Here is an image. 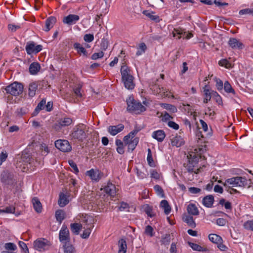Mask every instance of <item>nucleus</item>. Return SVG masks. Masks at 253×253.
<instances>
[{
    "label": "nucleus",
    "mask_w": 253,
    "mask_h": 253,
    "mask_svg": "<svg viewBox=\"0 0 253 253\" xmlns=\"http://www.w3.org/2000/svg\"><path fill=\"white\" fill-rule=\"evenodd\" d=\"M86 131V126L79 124L74 127L69 136L72 140L83 142L87 137Z\"/></svg>",
    "instance_id": "nucleus-1"
},
{
    "label": "nucleus",
    "mask_w": 253,
    "mask_h": 253,
    "mask_svg": "<svg viewBox=\"0 0 253 253\" xmlns=\"http://www.w3.org/2000/svg\"><path fill=\"white\" fill-rule=\"evenodd\" d=\"M122 81L127 89H132L135 86L133 82L134 78L131 75L129 68L126 65H123L121 68Z\"/></svg>",
    "instance_id": "nucleus-2"
},
{
    "label": "nucleus",
    "mask_w": 253,
    "mask_h": 253,
    "mask_svg": "<svg viewBox=\"0 0 253 253\" xmlns=\"http://www.w3.org/2000/svg\"><path fill=\"white\" fill-rule=\"evenodd\" d=\"M200 157L195 153L192 152L187 156L188 162L184 164L185 170L189 173L194 172L198 173L200 171V169H195L197 167V164Z\"/></svg>",
    "instance_id": "nucleus-3"
},
{
    "label": "nucleus",
    "mask_w": 253,
    "mask_h": 253,
    "mask_svg": "<svg viewBox=\"0 0 253 253\" xmlns=\"http://www.w3.org/2000/svg\"><path fill=\"white\" fill-rule=\"evenodd\" d=\"M127 105V110L136 114H140L146 110V108L140 102L136 101L132 96H129L126 99Z\"/></svg>",
    "instance_id": "nucleus-4"
},
{
    "label": "nucleus",
    "mask_w": 253,
    "mask_h": 253,
    "mask_svg": "<svg viewBox=\"0 0 253 253\" xmlns=\"http://www.w3.org/2000/svg\"><path fill=\"white\" fill-rule=\"evenodd\" d=\"M0 181L3 185L5 186L14 185L17 183L14 173L8 170L2 171L0 175Z\"/></svg>",
    "instance_id": "nucleus-5"
},
{
    "label": "nucleus",
    "mask_w": 253,
    "mask_h": 253,
    "mask_svg": "<svg viewBox=\"0 0 253 253\" xmlns=\"http://www.w3.org/2000/svg\"><path fill=\"white\" fill-rule=\"evenodd\" d=\"M247 185V180L246 178L237 176L229 178L223 183L224 186L230 187H244Z\"/></svg>",
    "instance_id": "nucleus-6"
},
{
    "label": "nucleus",
    "mask_w": 253,
    "mask_h": 253,
    "mask_svg": "<svg viewBox=\"0 0 253 253\" xmlns=\"http://www.w3.org/2000/svg\"><path fill=\"white\" fill-rule=\"evenodd\" d=\"M6 92L13 96L21 94L23 90V85L21 83L14 82L5 87Z\"/></svg>",
    "instance_id": "nucleus-7"
},
{
    "label": "nucleus",
    "mask_w": 253,
    "mask_h": 253,
    "mask_svg": "<svg viewBox=\"0 0 253 253\" xmlns=\"http://www.w3.org/2000/svg\"><path fill=\"white\" fill-rule=\"evenodd\" d=\"M34 248L40 252L48 250L51 246L50 242L44 238L36 240L34 243Z\"/></svg>",
    "instance_id": "nucleus-8"
},
{
    "label": "nucleus",
    "mask_w": 253,
    "mask_h": 253,
    "mask_svg": "<svg viewBox=\"0 0 253 253\" xmlns=\"http://www.w3.org/2000/svg\"><path fill=\"white\" fill-rule=\"evenodd\" d=\"M55 147L64 152H68L72 150V146L67 140L58 139L55 141Z\"/></svg>",
    "instance_id": "nucleus-9"
},
{
    "label": "nucleus",
    "mask_w": 253,
    "mask_h": 253,
    "mask_svg": "<svg viewBox=\"0 0 253 253\" xmlns=\"http://www.w3.org/2000/svg\"><path fill=\"white\" fill-rule=\"evenodd\" d=\"M73 122L70 118L65 117L59 119L53 126V128L56 131H60L62 127L70 125Z\"/></svg>",
    "instance_id": "nucleus-10"
},
{
    "label": "nucleus",
    "mask_w": 253,
    "mask_h": 253,
    "mask_svg": "<svg viewBox=\"0 0 253 253\" xmlns=\"http://www.w3.org/2000/svg\"><path fill=\"white\" fill-rule=\"evenodd\" d=\"M42 49V46L40 44L37 45L34 42H27L25 49L28 54H37Z\"/></svg>",
    "instance_id": "nucleus-11"
},
{
    "label": "nucleus",
    "mask_w": 253,
    "mask_h": 253,
    "mask_svg": "<svg viewBox=\"0 0 253 253\" xmlns=\"http://www.w3.org/2000/svg\"><path fill=\"white\" fill-rule=\"evenodd\" d=\"M59 239L61 242L66 243L70 240L69 231L65 225H62L60 230Z\"/></svg>",
    "instance_id": "nucleus-12"
},
{
    "label": "nucleus",
    "mask_w": 253,
    "mask_h": 253,
    "mask_svg": "<svg viewBox=\"0 0 253 253\" xmlns=\"http://www.w3.org/2000/svg\"><path fill=\"white\" fill-rule=\"evenodd\" d=\"M80 20V16L78 15L70 14L63 18L62 22L68 26L75 24Z\"/></svg>",
    "instance_id": "nucleus-13"
},
{
    "label": "nucleus",
    "mask_w": 253,
    "mask_h": 253,
    "mask_svg": "<svg viewBox=\"0 0 253 253\" xmlns=\"http://www.w3.org/2000/svg\"><path fill=\"white\" fill-rule=\"evenodd\" d=\"M86 175L88 176L92 180L97 182L101 179L102 173L98 170L91 169L86 172Z\"/></svg>",
    "instance_id": "nucleus-14"
},
{
    "label": "nucleus",
    "mask_w": 253,
    "mask_h": 253,
    "mask_svg": "<svg viewBox=\"0 0 253 253\" xmlns=\"http://www.w3.org/2000/svg\"><path fill=\"white\" fill-rule=\"evenodd\" d=\"M228 44L233 49H242L244 47L243 43L239 40L234 38H230L228 42Z\"/></svg>",
    "instance_id": "nucleus-15"
},
{
    "label": "nucleus",
    "mask_w": 253,
    "mask_h": 253,
    "mask_svg": "<svg viewBox=\"0 0 253 253\" xmlns=\"http://www.w3.org/2000/svg\"><path fill=\"white\" fill-rule=\"evenodd\" d=\"M124 128V126L123 124H119L117 126H110L108 127V131L111 135L114 136L122 131Z\"/></svg>",
    "instance_id": "nucleus-16"
},
{
    "label": "nucleus",
    "mask_w": 253,
    "mask_h": 253,
    "mask_svg": "<svg viewBox=\"0 0 253 253\" xmlns=\"http://www.w3.org/2000/svg\"><path fill=\"white\" fill-rule=\"evenodd\" d=\"M104 192L111 197H114L116 194V188L114 184L108 182L104 188Z\"/></svg>",
    "instance_id": "nucleus-17"
},
{
    "label": "nucleus",
    "mask_w": 253,
    "mask_h": 253,
    "mask_svg": "<svg viewBox=\"0 0 253 253\" xmlns=\"http://www.w3.org/2000/svg\"><path fill=\"white\" fill-rule=\"evenodd\" d=\"M56 22V18L54 16L48 17L45 22V27L43 30L46 31H49L54 26Z\"/></svg>",
    "instance_id": "nucleus-18"
},
{
    "label": "nucleus",
    "mask_w": 253,
    "mask_h": 253,
    "mask_svg": "<svg viewBox=\"0 0 253 253\" xmlns=\"http://www.w3.org/2000/svg\"><path fill=\"white\" fill-rule=\"evenodd\" d=\"M138 130H134L130 132L127 135L124 137L123 141L124 145L127 146L129 143L131 142V141L133 140L135 137V136L138 133Z\"/></svg>",
    "instance_id": "nucleus-19"
},
{
    "label": "nucleus",
    "mask_w": 253,
    "mask_h": 253,
    "mask_svg": "<svg viewBox=\"0 0 253 253\" xmlns=\"http://www.w3.org/2000/svg\"><path fill=\"white\" fill-rule=\"evenodd\" d=\"M214 202V197L211 195L205 196L202 200V203L204 206L207 208H211Z\"/></svg>",
    "instance_id": "nucleus-20"
},
{
    "label": "nucleus",
    "mask_w": 253,
    "mask_h": 253,
    "mask_svg": "<svg viewBox=\"0 0 253 253\" xmlns=\"http://www.w3.org/2000/svg\"><path fill=\"white\" fill-rule=\"evenodd\" d=\"M170 140L171 144L173 146L179 147L184 144L183 139L180 136H173L170 139Z\"/></svg>",
    "instance_id": "nucleus-21"
},
{
    "label": "nucleus",
    "mask_w": 253,
    "mask_h": 253,
    "mask_svg": "<svg viewBox=\"0 0 253 253\" xmlns=\"http://www.w3.org/2000/svg\"><path fill=\"white\" fill-rule=\"evenodd\" d=\"M46 101V100L45 98L42 99V100L38 103V105L37 106L34 112H33V116H37L39 113L40 111L43 110L45 108Z\"/></svg>",
    "instance_id": "nucleus-22"
},
{
    "label": "nucleus",
    "mask_w": 253,
    "mask_h": 253,
    "mask_svg": "<svg viewBox=\"0 0 253 253\" xmlns=\"http://www.w3.org/2000/svg\"><path fill=\"white\" fill-rule=\"evenodd\" d=\"M153 138L157 139L159 142H162L164 139L166 135L165 132L162 130L155 131L152 133Z\"/></svg>",
    "instance_id": "nucleus-23"
},
{
    "label": "nucleus",
    "mask_w": 253,
    "mask_h": 253,
    "mask_svg": "<svg viewBox=\"0 0 253 253\" xmlns=\"http://www.w3.org/2000/svg\"><path fill=\"white\" fill-rule=\"evenodd\" d=\"M203 92L205 95V98L204 99L203 102L205 103H207L211 98V90L210 88V86L208 85H205L204 86V87H203Z\"/></svg>",
    "instance_id": "nucleus-24"
},
{
    "label": "nucleus",
    "mask_w": 253,
    "mask_h": 253,
    "mask_svg": "<svg viewBox=\"0 0 253 253\" xmlns=\"http://www.w3.org/2000/svg\"><path fill=\"white\" fill-rule=\"evenodd\" d=\"M187 210L188 213L190 215H198L199 211L196 206L193 204H190L188 205Z\"/></svg>",
    "instance_id": "nucleus-25"
},
{
    "label": "nucleus",
    "mask_w": 253,
    "mask_h": 253,
    "mask_svg": "<svg viewBox=\"0 0 253 253\" xmlns=\"http://www.w3.org/2000/svg\"><path fill=\"white\" fill-rule=\"evenodd\" d=\"M118 246V253H126L127 245L126 241L125 239H121L119 241Z\"/></svg>",
    "instance_id": "nucleus-26"
},
{
    "label": "nucleus",
    "mask_w": 253,
    "mask_h": 253,
    "mask_svg": "<svg viewBox=\"0 0 253 253\" xmlns=\"http://www.w3.org/2000/svg\"><path fill=\"white\" fill-rule=\"evenodd\" d=\"M69 203L67 196L64 193H60L59 198L58 201V205L60 207H64Z\"/></svg>",
    "instance_id": "nucleus-27"
},
{
    "label": "nucleus",
    "mask_w": 253,
    "mask_h": 253,
    "mask_svg": "<svg viewBox=\"0 0 253 253\" xmlns=\"http://www.w3.org/2000/svg\"><path fill=\"white\" fill-rule=\"evenodd\" d=\"M160 207L164 210L166 214H169L171 211V208L167 200H163L160 203Z\"/></svg>",
    "instance_id": "nucleus-28"
},
{
    "label": "nucleus",
    "mask_w": 253,
    "mask_h": 253,
    "mask_svg": "<svg viewBox=\"0 0 253 253\" xmlns=\"http://www.w3.org/2000/svg\"><path fill=\"white\" fill-rule=\"evenodd\" d=\"M32 203L35 210L38 213L42 211V204L37 197H34L32 199Z\"/></svg>",
    "instance_id": "nucleus-29"
},
{
    "label": "nucleus",
    "mask_w": 253,
    "mask_h": 253,
    "mask_svg": "<svg viewBox=\"0 0 253 253\" xmlns=\"http://www.w3.org/2000/svg\"><path fill=\"white\" fill-rule=\"evenodd\" d=\"M142 13L149 18L151 20L154 21L156 22L159 21V16L158 15H154L155 13L153 11H149V10H144Z\"/></svg>",
    "instance_id": "nucleus-30"
},
{
    "label": "nucleus",
    "mask_w": 253,
    "mask_h": 253,
    "mask_svg": "<svg viewBox=\"0 0 253 253\" xmlns=\"http://www.w3.org/2000/svg\"><path fill=\"white\" fill-rule=\"evenodd\" d=\"M40 65L37 62L32 63L29 67V72L32 75L36 74L40 70Z\"/></svg>",
    "instance_id": "nucleus-31"
},
{
    "label": "nucleus",
    "mask_w": 253,
    "mask_h": 253,
    "mask_svg": "<svg viewBox=\"0 0 253 253\" xmlns=\"http://www.w3.org/2000/svg\"><path fill=\"white\" fill-rule=\"evenodd\" d=\"M183 221L186 223L190 227L195 228L196 226V223L194 220L193 217L190 215H185L183 218Z\"/></svg>",
    "instance_id": "nucleus-32"
},
{
    "label": "nucleus",
    "mask_w": 253,
    "mask_h": 253,
    "mask_svg": "<svg viewBox=\"0 0 253 253\" xmlns=\"http://www.w3.org/2000/svg\"><path fill=\"white\" fill-rule=\"evenodd\" d=\"M139 138L138 137H135L133 139V140L131 141V142L129 143L127 145L128 152H132L135 148L136 146L139 142Z\"/></svg>",
    "instance_id": "nucleus-33"
},
{
    "label": "nucleus",
    "mask_w": 253,
    "mask_h": 253,
    "mask_svg": "<svg viewBox=\"0 0 253 253\" xmlns=\"http://www.w3.org/2000/svg\"><path fill=\"white\" fill-rule=\"evenodd\" d=\"M209 239L211 242L216 244L222 242V238L216 234H210L209 235Z\"/></svg>",
    "instance_id": "nucleus-34"
},
{
    "label": "nucleus",
    "mask_w": 253,
    "mask_h": 253,
    "mask_svg": "<svg viewBox=\"0 0 253 253\" xmlns=\"http://www.w3.org/2000/svg\"><path fill=\"white\" fill-rule=\"evenodd\" d=\"M38 88V84L36 83H32L29 84V95L31 97H33L36 94V90Z\"/></svg>",
    "instance_id": "nucleus-35"
},
{
    "label": "nucleus",
    "mask_w": 253,
    "mask_h": 253,
    "mask_svg": "<svg viewBox=\"0 0 253 253\" xmlns=\"http://www.w3.org/2000/svg\"><path fill=\"white\" fill-rule=\"evenodd\" d=\"M74 48L77 51L79 54H83L84 56H87V52L84 48L80 43H75L74 44Z\"/></svg>",
    "instance_id": "nucleus-36"
},
{
    "label": "nucleus",
    "mask_w": 253,
    "mask_h": 253,
    "mask_svg": "<svg viewBox=\"0 0 253 253\" xmlns=\"http://www.w3.org/2000/svg\"><path fill=\"white\" fill-rule=\"evenodd\" d=\"M70 226L72 232L75 235H78L79 234L80 231L82 227L81 224L77 223H72Z\"/></svg>",
    "instance_id": "nucleus-37"
},
{
    "label": "nucleus",
    "mask_w": 253,
    "mask_h": 253,
    "mask_svg": "<svg viewBox=\"0 0 253 253\" xmlns=\"http://www.w3.org/2000/svg\"><path fill=\"white\" fill-rule=\"evenodd\" d=\"M65 213L61 210H58L55 212V217L57 221L61 223L65 218Z\"/></svg>",
    "instance_id": "nucleus-38"
},
{
    "label": "nucleus",
    "mask_w": 253,
    "mask_h": 253,
    "mask_svg": "<svg viewBox=\"0 0 253 253\" xmlns=\"http://www.w3.org/2000/svg\"><path fill=\"white\" fill-rule=\"evenodd\" d=\"M188 245L194 251L205 252L207 250L206 248H203L201 246L194 243L188 242Z\"/></svg>",
    "instance_id": "nucleus-39"
},
{
    "label": "nucleus",
    "mask_w": 253,
    "mask_h": 253,
    "mask_svg": "<svg viewBox=\"0 0 253 253\" xmlns=\"http://www.w3.org/2000/svg\"><path fill=\"white\" fill-rule=\"evenodd\" d=\"M162 107L166 110L169 111L171 113H175L177 111L176 107L171 104L164 103L162 105Z\"/></svg>",
    "instance_id": "nucleus-40"
},
{
    "label": "nucleus",
    "mask_w": 253,
    "mask_h": 253,
    "mask_svg": "<svg viewBox=\"0 0 253 253\" xmlns=\"http://www.w3.org/2000/svg\"><path fill=\"white\" fill-rule=\"evenodd\" d=\"M224 89L225 91L227 93H231L233 94H235V91L234 89L232 88L231 85L228 81H226L224 83Z\"/></svg>",
    "instance_id": "nucleus-41"
},
{
    "label": "nucleus",
    "mask_w": 253,
    "mask_h": 253,
    "mask_svg": "<svg viewBox=\"0 0 253 253\" xmlns=\"http://www.w3.org/2000/svg\"><path fill=\"white\" fill-rule=\"evenodd\" d=\"M64 253H75V248L70 244H65L63 246Z\"/></svg>",
    "instance_id": "nucleus-42"
},
{
    "label": "nucleus",
    "mask_w": 253,
    "mask_h": 253,
    "mask_svg": "<svg viewBox=\"0 0 253 253\" xmlns=\"http://www.w3.org/2000/svg\"><path fill=\"white\" fill-rule=\"evenodd\" d=\"M170 242V236L169 234H166L163 236L161 240L162 245L165 246L168 245Z\"/></svg>",
    "instance_id": "nucleus-43"
},
{
    "label": "nucleus",
    "mask_w": 253,
    "mask_h": 253,
    "mask_svg": "<svg viewBox=\"0 0 253 253\" xmlns=\"http://www.w3.org/2000/svg\"><path fill=\"white\" fill-rule=\"evenodd\" d=\"M154 189L157 195L160 196L162 198H164L165 197L164 190L160 185H156L154 186Z\"/></svg>",
    "instance_id": "nucleus-44"
},
{
    "label": "nucleus",
    "mask_w": 253,
    "mask_h": 253,
    "mask_svg": "<svg viewBox=\"0 0 253 253\" xmlns=\"http://www.w3.org/2000/svg\"><path fill=\"white\" fill-rule=\"evenodd\" d=\"M146 48V45L144 43H141L139 45L138 50L136 53V55L138 56L141 55L143 53L145 52Z\"/></svg>",
    "instance_id": "nucleus-45"
},
{
    "label": "nucleus",
    "mask_w": 253,
    "mask_h": 253,
    "mask_svg": "<svg viewBox=\"0 0 253 253\" xmlns=\"http://www.w3.org/2000/svg\"><path fill=\"white\" fill-rule=\"evenodd\" d=\"M4 248L8 251H15L17 249L16 245L13 243H7L4 244Z\"/></svg>",
    "instance_id": "nucleus-46"
},
{
    "label": "nucleus",
    "mask_w": 253,
    "mask_h": 253,
    "mask_svg": "<svg viewBox=\"0 0 253 253\" xmlns=\"http://www.w3.org/2000/svg\"><path fill=\"white\" fill-rule=\"evenodd\" d=\"M147 161L149 166H153L154 165V162L152 157V152L150 149L149 148L148 149Z\"/></svg>",
    "instance_id": "nucleus-47"
},
{
    "label": "nucleus",
    "mask_w": 253,
    "mask_h": 253,
    "mask_svg": "<svg viewBox=\"0 0 253 253\" xmlns=\"http://www.w3.org/2000/svg\"><path fill=\"white\" fill-rule=\"evenodd\" d=\"M218 64L220 66H224L226 68H230L232 67L231 63L225 59L220 60Z\"/></svg>",
    "instance_id": "nucleus-48"
},
{
    "label": "nucleus",
    "mask_w": 253,
    "mask_h": 253,
    "mask_svg": "<svg viewBox=\"0 0 253 253\" xmlns=\"http://www.w3.org/2000/svg\"><path fill=\"white\" fill-rule=\"evenodd\" d=\"M244 227L247 230L253 231V220H248L243 225Z\"/></svg>",
    "instance_id": "nucleus-49"
},
{
    "label": "nucleus",
    "mask_w": 253,
    "mask_h": 253,
    "mask_svg": "<svg viewBox=\"0 0 253 253\" xmlns=\"http://www.w3.org/2000/svg\"><path fill=\"white\" fill-rule=\"evenodd\" d=\"M18 245L20 248L21 249L23 253H29L28 248L24 242L22 241H19L18 242Z\"/></svg>",
    "instance_id": "nucleus-50"
},
{
    "label": "nucleus",
    "mask_w": 253,
    "mask_h": 253,
    "mask_svg": "<svg viewBox=\"0 0 253 253\" xmlns=\"http://www.w3.org/2000/svg\"><path fill=\"white\" fill-rule=\"evenodd\" d=\"M162 121L164 122H166L170 119H172V117L167 112H164L162 113L161 115Z\"/></svg>",
    "instance_id": "nucleus-51"
},
{
    "label": "nucleus",
    "mask_w": 253,
    "mask_h": 253,
    "mask_svg": "<svg viewBox=\"0 0 253 253\" xmlns=\"http://www.w3.org/2000/svg\"><path fill=\"white\" fill-rule=\"evenodd\" d=\"M70 166L73 169V171L75 173H78L79 171L77 164L73 161H68Z\"/></svg>",
    "instance_id": "nucleus-52"
},
{
    "label": "nucleus",
    "mask_w": 253,
    "mask_h": 253,
    "mask_svg": "<svg viewBox=\"0 0 253 253\" xmlns=\"http://www.w3.org/2000/svg\"><path fill=\"white\" fill-rule=\"evenodd\" d=\"M91 227L87 228L85 229L83 232V233L81 235V237L83 239H87L91 233Z\"/></svg>",
    "instance_id": "nucleus-53"
},
{
    "label": "nucleus",
    "mask_w": 253,
    "mask_h": 253,
    "mask_svg": "<svg viewBox=\"0 0 253 253\" xmlns=\"http://www.w3.org/2000/svg\"><path fill=\"white\" fill-rule=\"evenodd\" d=\"M214 81L216 82V86L217 89L218 90H222L223 88V85L222 81L220 79H218L217 78H214Z\"/></svg>",
    "instance_id": "nucleus-54"
},
{
    "label": "nucleus",
    "mask_w": 253,
    "mask_h": 253,
    "mask_svg": "<svg viewBox=\"0 0 253 253\" xmlns=\"http://www.w3.org/2000/svg\"><path fill=\"white\" fill-rule=\"evenodd\" d=\"M183 34L182 31L181 29H174L172 32V35L173 37H177L178 39L181 38V35Z\"/></svg>",
    "instance_id": "nucleus-55"
},
{
    "label": "nucleus",
    "mask_w": 253,
    "mask_h": 253,
    "mask_svg": "<svg viewBox=\"0 0 253 253\" xmlns=\"http://www.w3.org/2000/svg\"><path fill=\"white\" fill-rule=\"evenodd\" d=\"M145 211L148 216L152 217L155 216V214L153 213L152 207L147 205L145 208Z\"/></svg>",
    "instance_id": "nucleus-56"
},
{
    "label": "nucleus",
    "mask_w": 253,
    "mask_h": 253,
    "mask_svg": "<svg viewBox=\"0 0 253 253\" xmlns=\"http://www.w3.org/2000/svg\"><path fill=\"white\" fill-rule=\"evenodd\" d=\"M239 14L240 15H244V14H253V8H246L243 9L239 11Z\"/></svg>",
    "instance_id": "nucleus-57"
},
{
    "label": "nucleus",
    "mask_w": 253,
    "mask_h": 253,
    "mask_svg": "<svg viewBox=\"0 0 253 253\" xmlns=\"http://www.w3.org/2000/svg\"><path fill=\"white\" fill-rule=\"evenodd\" d=\"M84 40L86 42H90L94 40L93 35L90 34H85L84 36Z\"/></svg>",
    "instance_id": "nucleus-58"
},
{
    "label": "nucleus",
    "mask_w": 253,
    "mask_h": 253,
    "mask_svg": "<svg viewBox=\"0 0 253 253\" xmlns=\"http://www.w3.org/2000/svg\"><path fill=\"white\" fill-rule=\"evenodd\" d=\"M15 211V208L12 206L6 207L4 210H0L1 212H5L8 213H14Z\"/></svg>",
    "instance_id": "nucleus-59"
},
{
    "label": "nucleus",
    "mask_w": 253,
    "mask_h": 253,
    "mask_svg": "<svg viewBox=\"0 0 253 253\" xmlns=\"http://www.w3.org/2000/svg\"><path fill=\"white\" fill-rule=\"evenodd\" d=\"M41 152L42 155H46L49 152L47 146L45 144H42L41 146Z\"/></svg>",
    "instance_id": "nucleus-60"
},
{
    "label": "nucleus",
    "mask_w": 253,
    "mask_h": 253,
    "mask_svg": "<svg viewBox=\"0 0 253 253\" xmlns=\"http://www.w3.org/2000/svg\"><path fill=\"white\" fill-rule=\"evenodd\" d=\"M104 55V53L102 51L94 53L91 56V59L93 60H96L98 58H102Z\"/></svg>",
    "instance_id": "nucleus-61"
},
{
    "label": "nucleus",
    "mask_w": 253,
    "mask_h": 253,
    "mask_svg": "<svg viewBox=\"0 0 253 253\" xmlns=\"http://www.w3.org/2000/svg\"><path fill=\"white\" fill-rule=\"evenodd\" d=\"M168 125L169 127L172 128L175 130H177L179 128L178 125L173 121L168 122Z\"/></svg>",
    "instance_id": "nucleus-62"
},
{
    "label": "nucleus",
    "mask_w": 253,
    "mask_h": 253,
    "mask_svg": "<svg viewBox=\"0 0 253 253\" xmlns=\"http://www.w3.org/2000/svg\"><path fill=\"white\" fill-rule=\"evenodd\" d=\"M153 229L151 226L147 225L146 227L145 230L146 234L150 235L151 237H152V236H153Z\"/></svg>",
    "instance_id": "nucleus-63"
},
{
    "label": "nucleus",
    "mask_w": 253,
    "mask_h": 253,
    "mask_svg": "<svg viewBox=\"0 0 253 253\" xmlns=\"http://www.w3.org/2000/svg\"><path fill=\"white\" fill-rule=\"evenodd\" d=\"M151 177L155 179H159L160 178V174L156 170H152L151 171Z\"/></svg>",
    "instance_id": "nucleus-64"
}]
</instances>
